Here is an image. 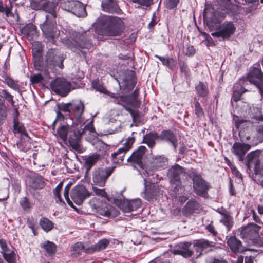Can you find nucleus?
<instances>
[{
    "instance_id": "29",
    "label": "nucleus",
    "mask_w": 263,
    "mask_h": 263,
    "mask_svg": "<svg viewBox=\"0 0 263 263\" xmlns=\"http://www.w3.org/2000/svg\"><path fill=\"white\" fill-rule=\"evenodd\" d=\"M141 205V201L140 199H137L124 202L123 204H121V208L124 212H130L135 211L139 208Z\"/></svg>"
},
{
    "instance_id": "1",
    "label": "nucleus",
    "mask_w": 263,
    "mask_h": 263,
    "mask_svg": "<svg viewBox=\"0 0 263 263\" xmlns=\"http://www.w3.org/2000/svg\"><path fill=\"white\" fill-rule=\"evenodd\" d=\"M204 19L206 26L211 31L216 30L215 32L211 33L213 37H221L223 40H229L236 31V27L233 22L226 21L219 25L221 20L217 18L215 14L209 18L205 10L204 12Z\"/></svg>"
},
{
    "instance_id": "45",
    "label": "nucleus",
    "mask_w": 263,
    "mask_h": 263,
    "mask_svg": "<svg viewBox=\"0 0 263 263\" xmlns=\"http://www.w3.org/2000/svg\"><path fill=\"white\" fill-rule=\"evenodd\" d=\"M239 136L240 140L241 142V143L249 144V145H251V147L253 146L251 144L252 136L251 137L249 134L245 133L241 131L239 132Z\"/></svg>"
},
{
    "instance_id": "25",
    "label": "nucleus",
    "mask_w": 263,
    "mask_h": 263,
    "mask_svg": "<svg viewBox=\"0 0 263 263\" xmlns=\"http://www.w3.org/2000/svg\"><path fill=\"white\" fill-rule=\"evenodd\" d=\"M227 243L231 251L235 254L241 253L245 251V247L241 242L235 236H231L228 238Z\"/></svg>"
},
{
    "instance_id": "42",
    "label": "nucleus",
    "mask_w": 263,
    "mask_h": 263,
    "mask_svg": "<svg viewBox=\"0 0 263 263\" xmlns=\"http://www.w3.org/2000/svg\"><path fill=\"white\" fill-rule=\"evenodd\" d=\"M41 228L46 232H49L53 227V223L46 217H42L40 220Z\"/></svg>"
},
{
    "instance_id": "44",
    "label": "nucleus",
    "mask_w": 263,
    "mask_h": 263,
    "mask_svg": "<svg viewBox=\"0 0 263 263\" xmlns=\"http://www.w3.org/2000/svg\"><path fill=\"white\" fill-rule=\"evenodd\" d=\"M195 88L197 93L200 97H204L208 94V89L203 82H200Z\"/></svg>"
},
{
    "instance_id": "19",
    "label": "nucleus",
    "mask_w": 263,
    "mask_h": 263,
    "mask_svg": "<svg viewBox=\"0 0 263 263\" xmlns=\"http://www.w3.org/2000/svg\"><path fill=\"white\" fill-rule=\"evenodd\" d=\"M0 247L2 249L3 257L6 261L8 263H15L16 256L12 250V246L8 245L4 240L0 239Z\"/></svg>"
},
{
    "instance_id": "17",
    "label": "nucleus",
    "mask_w": 263,
    "mask_h": 263,
    "mask_svg": "<svg viewBox=\"0 0 263 263\" xmlns=\"http://www.w3.org/2000/svg\"><path fill=\"white\" fill-rule=\"evenodd\" d=\"M250 148L251 145L249 144L235 142L232 145L231 152L239 161L242 162L245 160V156L247 152Z\"/></svg>"
},
{
    "instance_id": "21",
    "label": "nucleus",
    "mask_w": 263,
    "mask_h": 263,
    "mask_svg": "<svg viewBox=\"0 0 263 263\" xmlns=\"http://www.w3.org/2000/svg\"><path fill=\"white\" fill-rule=\"evenodd\" d=\"M191 245V242H180L175 249L172 251V253L175 255H181L185 258L190 257L193 254V251L189 249Z\"/></svg>"
},
{
    "instance_id": "56",
    "label": "nucleus",
    "mask_w": 263,
    "mask_h": 263,
    "mask_svg": "<svg viewBox=\"0 0 263 263\" xmlns=\"http://www.w3.org/2000/svg\"><path fill=\"white\" fill-rule=\"evenodd\" d=\"M3 94L4 97L12 105H14V101L13 100V96L10 94L6 90H3Z\"/></svg>"
},
{
    "instance_id": "2",
    "label": "nucleus",
    "mask_w": 263,
    "mask_h": 263,
    "mask_svg": "<svg viewBox=\"0 0 263 263\" xmlns=\"http://www.w3.org/2000/svg\"><path fill=\"white\" fill-rule=\"evenodd\" d=\"M72 37V41L66 40L65 45L73 51L83 48L89 49L92 46L91 39L93 36L89 34V30L83 32H73Z\"/></svg>"
},
{
    "instance_id": "32",
    "label": "nucleus",
    "mask_w": 263,
    "mask_h": 263,
    "mask_svg": "<svg viewBox=\"0 0 263 263\" xmlns=\"http://www.w3.org/2000/svg\"><path fill=\"white\" fill-rule=\"evenodd\" d=\"M138 91L135 90L131 95L126 96H119L120 101L126 104H131L135 107L138 106L139 103L137 99Z\"/></svg>"
},
{
    "instance_id": "50",
    "label": "nucleus",
    "mask_w": 263,
    "mask_h": 263,
    "mask_svg": "<svg viewBox=\"0 0 263 263\" xmlns=\"http://www.w3.org/2000/svg\"><path fill=\"white\" fill-rule=\"evenodd\" d=\"M247 91V90L243 87H241L239 90H235L233 94V99L234 101L237 102L241 99L242 94Z\"/></svg>"
},
{
    "instance_id": "40",
    "label": "nucleus",
    "mask_w": 263,
    "mask_h": 263,
    "mask_svg": "<svg viewBox=\"0 0 263 263\" xmlns=\"http://www.w3.org/2000/svg\"><path fill=\"white\" fill-rule=\"evenodd\" d=\"M219 213L222 216L220 222L223 223L227 228V231H229L233 226V220L232 217L229 214L220 212Z\"/></svg>"
},
{
    "instance_id": "55",
    "label": "nucleus",
    "mask_w": 263,
    "mask_h": 263,
    "mask_svg": "<svg viewBox=\"0 0 263 263\" xmlns=\"http://www.w3.org/2000/svg\"><path fill=\"white\" fill-rule=\"evenodd\" d=\"M179 2V0H167L166 7L170 9H173L177 6Z\"/></svg>"
},
{
    "instance_id": "24",
    "label": "nucleus",
    "mask_w": 263,
    "mask_h": 263,
    "mask_svg": "<svg viewBox=\"0 0 263 263\" xmlns=\"http://www.w3.org/2000/svg\"><path fill=\"white\" fill-rule=\"evenodd\" d=\"M146 151L144 146H140L137 150L133 153L132 155L127 158L128 162H133L134 164L141 166L143 156Z\"/></svg>"
},
{
    "instance_id": "11",
    "label": "nucleus",
    "mask_w": 263,
    "mask_h": 263,
    "mask_svg": "<svg viewBox=\"0 0 263 263\" xmlns=\"http://www.w3.org/2000/svg\"><path fill=\"white\" fill-rule=\"evenodd\" d=\"M79 124L72 122V125L69 128V143L72 148L78 151L80 148V141L84 133V130L79 129Z\"/></svg>"
},
{
    "instance_id": "13",
    "label": "nucleus",
    "mask_w": 263,
    "mask_h": 263,
    "mask_svg": "<svg viewBox=\"0 0 263 263\" xmlns=\"http://www.w3.org/2000/svg\"><path fill=\"white\" fill-rule=\"evenodd\" d=\"M71 198L77 205H81L84 200L90 196V193L83 185H78L72 189L71 192Z\"/></svg>"
},
{
    "instance_id": "14",
    "label": "nucleus",
    "mask_w": 263,
    "mask_h": 263,
    "mask_svg": "<svg viewBox=\"0 0 263 263\" xmlns=\"http://www.w3.org/2000/svg\"><path fill=\"white\" fill-rule=\"evenodd\" d=\"M245 163L248 168L254 166L255 172L260 171L261 169V157L258 151L251 152L245 157Z\"/></svg>"
},
{
    "instance_id": "36",
    "label": "nucleus",
    "mask_w": 263,
    "mask_h": 263,
    "mask_svg": "<svg viewBox=\"0 0 263 263\" xmlns=\"http://www.w3.org/2000/svg\"><path fill=\"white\" fill-rule=\"evenodd\" d=\"M41 248L43 249L49 256H52L55 253L57 246L53 242L47 240L41 244Z\"/></svg>"
},
{
    "instance_id": "31",
    "label": "nucleus",
    "mask_w": 263,
    "mask_h": 263,
    "mask_svg": "<svg viewBox=\"0 0 263 263\" xmlns=\"http://www.w3.org/2000/svg\"><path fill=\"white\" fill-rule=\"evenodd\" d=\"M158 139H159L158 134L156 132H150L143 136L142 142L152 148L155 146L156 140Z\"/></svg>"
},
{
    "instance_id": "6",
    "label": "nucleus",
    "mask_w": 263,
    "mask_h": 263,
    "mask_svg": "<svg viewBox=\"0 0 263 263\" xmlns=\"http://www.w3.org/2000/svg\"><path fill=\"white\" fill-rule=\"evenodd\" d=\"M193 188L194 192L198 196L206 198L210 185L202 176L196 173L192 174Z\"/></svg>"
},
{
    "instance_id": "37",
    "label": "nucleus",
    "mask_w": 263,
    "mask_h": 263,
    "mask_svg": "<svg viewBox=\"0 0 263 263\" xmlns=\"http://www.w3.org/2000/svg\"><path fill=\"white\" fill-rule=\"evenodd\" d=\"M13 127V132L14 133H18L22 135L25 136L27 138H29L24 124L20 123L16 117L14 118Z\"/></svg>"
},
{
    "instance_id": "59",
    "label": "nucleus",
    "mask_w": 263,
    "mask_h": 263,
    "mask_svg": "<svg viewBox=\"0 0 263 263\" xmlns=\"http://www.w3.org/2000/svg\"><path fill=\"white\" fill-rule=\"evenodd\" d=\"M70 188V185L67 184L65 187L64 191V197L69 204H70V203H72V202H71V201L69 198V196H68L69 191Z\"/></svg>"
},
{
    "instance_id": "3",
    "label": "nucleus",
    "mask_w": 263,
    "mask_h": 263,
    "mask_svg": "<svg viewBox=\"0 0 263 263\" xmlns=\"http://www.w3.org/2000/svg\"><path fill=\"white\" fill-rule=\"evenodd\" d=\"M56 17L55 10L51 8L50 9L49 13L46 15L45 21L40 25V27L45 37L48 40V42H50L52 44H54L55 38L57 37L60 34L59 30L56 27Z\"/></svg>"
},
{
    "instance_id": "10",
    "label": "nucleus",
    "mask_w": 263,
    "mask_h": 263,
    "mask_svg": "<svg viewBox=\"0 0 263 263\" xmlns=\"http://www.w3.org/2000/svg\"><path fill=\"white\" fill-rule=\"evenodd\" d=\"M247 80L255 85L259 89L262 98H263V73L260 67H253L248 73Z\"/></svg>"
},
{
    "instance_id": "57",
    "label": "nucleus",
    "mask_w": 263,
    "mask_h": 263,
    "mask_svg": "<svg viewBox=\"0 0 263 263\" xmlns=\"http://www.w3.org/2000/svg\"><path fill=\"white\" fill-rule=\"evenodd\" d=\"M20 204L24 209H29L31 206L29 200L26 197H24L21 199Z\"/></svg>"
},
{
    "instance_id": "34",
    "label": "nucleus",
    "mask_w": 263,
    "mask_h": 263,
    "mask_svg": "<svg viewBox=\"0 0 263 263\" xmlns=\"http://www.w3.org/2000/svg\"><path fill=\"white\" fill-rule=\"evenodd\" d=\"M109 244V241L106 239H103L100 240L97 244L90 248H86L85 252L88 254H91L94 252L99 251L105 249Z\"/></svg>"
},
{
    "instance_id": "9",
    "label": "nucleus",
    "mask_w": 263,
    "mask_h": 263,
    "mask_svg": "<svg viewBox=\"0 0 263 263\" xmlns=\"http://www.w3.org/2000/svg\"><path fill=\"white\" fill-rule=\"evenodd\" d=\"M52 91L62 97H65L72 89L71 84L65 79L59 78L50 83Z\"/></svg>"
},
{
    "instance_id": "58",
    "label": "nucleus",
    "mask_w": 263,
    "mask_h": 263,
    "mask_svg": "<svg viewBox=\"0 0 263 263\" xmlns=\"http://www.w3.org/2000/svg\"><path fill=\"white\" fill-rule=\"evenodd\" d=\"M71 102L68 103L66 104H63L61 105L60 107V109L64 112H68L71 113Z\"/></svg>"
},
{
    "instance_id": "64",
    "label": "nucleus",
    "mask_w": 263,
    "mask_h": 263,
    "mask_svg": "<svg viewBox=\"0 0 263 263\" xmlns=\"http://www.w3.org/2000/svg\"><path fill=\"white\" fill-rule=\"evenodd\" d=\"M64 115L59 111L57 112V118L53 122L52 125L53 126V129H54L55 128V124L58 120H63L64 119Z\"/></svg>"
},
{
    "instance_id": "39",
    "label": "nucleus",
    "mask_w": 263,
    "mask_h": 263,
    "mask_svg": "<svg viewBox=\"0 0 263 263\" xmlns=\"http://www.w3.org/2000/svg\"><path fill=\"white\" fill-rule=\"evenodd\" d=\"M155 57L158 58L164 65L170 69H173L175 67L176 63L174 59L167 57H161L156 55Z\"/></svg>"
},
{
    "instance_id": "12",
    "label": "nucleus",
    "mask_w": 263,
    "mask_h": 263,
    "mask_svg": "<svg viewBox=\"0 0 263 263\" xmlns=\"http://www.w3.org/2000/svg\"><path fill=\"white\" fill-rule=\"evenodd\" d=\"M99 200V199L94 198L89 201V204L91 207L92 210L100 215L108 217H111L112 215V208L111 206L106 202L100 204Z\"/></svg>"
},
{
    "instance_id": "20",
    "label": "nucleus",
    "mask_w": 263,
    "mask_h": 263,
    "mask_svg": "<svg viewBox=\"0 0 263 263\" xmlns=\"http://www.w3.org/2000/svg\"><path fill=\"white\" fill-rule=\"evenodd\" d=\"M260 229V227L257 224L250 223L242 229L241 234L243 237L252 239L258 235Z\"/></svg>"
},
{
    "instance_id": "15",
    "label": "nucleus",
    "mask_w": 263,
    "mask_h": 263,
    "mask_svg": "<svg viewBox=\"0 0 263 263\" xmlns=\"http://www.w3.org/2000/svg\"><path fill=\"white\" fill-rule=\"evenodd\" d=\"M134 141V138H128L122 147L111 154L112 160L114 163L120 164L123 162L125 154L132 148Z\"/></svg>"
},
{
    "instance_id": "61",
    "label": "nucleus",
    "mask_w": 263,
    "mask_h": 263,
    "mask_svg": "<svg viewBox=\"0 0 263 263\" xmlns=\"http://www.w3.org/2000/svg\"><path fill=\"white\" fill-rule=\"evenodd\" d=\"M71 249L73 251H78V250H86V249H85V247L83 245V244L81 242H78L76 243H74Z\"/></svg>"
},
{
    "instance_id": "54",
    "label": "nucleus",
    "mask_w": 263,
    "mask_h": 263,
    "mask_svg": "<svg viewBox=\"0 0 263 263\" xmlns=\"http://www.w3.org/2000/svg\"><path fill=\"white\" fill-rule=\"evenodd\" d=\"M184 52L185 55L187 56H191L194 54L195 52V49L193 46L191 45H186L184 49Z\"/></svg>"
},
{
    "instance_id": "28",
    "label": "nucleus",
    "mask_w": 263,
    "mask_h": 263,
    "mask_svg": "<svg viewBox=\"0 0 263 263\" xmlns=\"http://www.w3.org/2000/svg\"><path fill=\"white\" fill-rule=\"evenodd\" d=\"M101 5L103 10L109 13L119 14L121 11L115 0H103Z\"/></svg>"
},
{
    "instance_id": "4",
    "label": "nucleus",
    "mask_w": 263,
    "mask_h": 263,
    "mask_svg": "<svg viewBox=\"0 0 263 263\" xmlns=\"http://www.w3.org/2000/svg\"><path fill=\"white\" fill-rule=\"evenodd\" d=\"M123 22L119 17H109L102 27V34L112 36L119 35L123 31Z\"/></svg>"
},
{
    "instance_id": "38",
    "label": "nucleus",
    "mask_w": 263,
    "mask_h": 263,
    "mask_svg": "<svg viewBox=\"0 0 263 263\" xmlns=\"http://www.w3.org/2000/svg\"><path fill=\"white\" fill-rule=\"evenodd\" d=\"M22 32L27 37L32 38L36 33V27L33 24L29 23L23 27Z\"/></svg>"
},
{
    "instance_id": "35",
    "label": "nucleus",
    "mask_w": 263,
    "mask_h": 263,
    "mask_svg": "<svg viewBox=\"0 0 263 263\" xmlns=\"http://www.w3.org/2000/svg\"><path fill=\"white\" fill-rule=\"evenodd\" d=\"M100 159V155L93 154L85 159V167L87 172L89 171L91 167Z\"/></svg>"
},
{
    "instance_id": "22",
    "label": "nucleus",
    "mask_w": 263,
    "mask_h": 263,
    "mask_svg": "<svg viewBox=\"0 0 263 263\" xmlns=\"http://www.w3.org/2000/svg\"><path fill=\"white\" fill-rule=\"evenodd\" d=\"M84 109V104L81 100L71 102V113L73 114L77 123L82 122V115Z\"/></svg>"
},
{
    "instance_id": "16",
    "label": "nucleus",
    "mask_w": 263,
    "mask_h": 263,
    "mask_svg": "<svg viewBox=\"0 0 263 263\" xmlns=\"http://www.w3.org/2000/svg\"><path fill=\"white\" fill-rule=\"evenodd\" d=\"M183 173V168L179 165H176L169 169L167 175L170 182L174 185L175 189L181 187L180 175Z\"/></svg>"
},
{
    "instance_id": "60",
    "label": "nucleus",
    "mask_w": 263,
    "mask_h": 263,
    "mask_svg": "<svg viewBox=\"0 0 263 263\" xmlns=\"http://www.w3.org/2000/svg\"><path fill=\"white\" fill-rule=\"evenodd\" d=\"M206 230L211 233L213 236H216L218 234L217 232L215 230L214 227L211 224H209L206 227Z\"/></svg>"
},
{
    "instance_id": "53",
    "label": "nucleus",
    "mask_w": 263,
    "mask_h": 263,
    "mask_svg": "<svg viewBox=\"0 0 263 263\" xmlns=\"http://www.w3.org/2000/svg\"><path fill=\"white\" fill-rule=\"evenodd\" d=\"M92 87L98 91L103 93L105 92V88L100 84L98 81H93L92 82Z\"/></svg>"
},
{
    "instance_id": "18",
    "label": "nucleus",
    "mask_w": 263,
    "mask_h": 263,
    "mask_svg": "<svg viewBox=\"0 0 263 263\" xmlns=\"http://www.w3.org/2000/svg\"><path fill=\"white\" fill-rule=\"evenodd\" d=\"M46 184L43 177L39 175H32L29 178V190L31 194H34L36 190L43 189Z\"/></svg>"
},
{
    "instance_id": "30",
    "label": "nucleus",
    "mask_w": 263,
    "mask_h": 263,
    "mask_svg": "<svg viewBox=\"0 0 263 263\" xmlns=\"http://www.w3.org/2000/svg\"><path fill=\"white\" fill-rule=\"evenodd\" d=\"M200 204L195 199L189 200L183 209V214L184 216H188L193 214L195 211L200 209Z\"/></svg>"
},
{
    "instance_id": "8",
    "label": "nucleus",
    "mask_w": 263,
    "mask_h": 263,
    "mask_svg": "<svg viewBox=\"0 0 263 263\" xmlns=\"http://www.w3.org/2000/svg\"><path fill=\"white\" fill-rule=\"evenodd\" d=\"M116 166L105 168H95L92 173L93 182L97 185L103 186L109 176L113 173Z\"/></svg>"
},
{
    "instance_id": "48",
    "label": "nucleus",
    "mask_w": 263,
    "mask_h": 263,
    "mask_svg": "<svg viewBox=\"0 0 263 263\" xmlns=\"http://www.w3.org/2000/svg\"><path fill=\"white\" fill-rule=\"evenodd\" d=\"M7 117V108L6 106L0 103V125L4 122Z\"/></svg>"
},
{
    "instance_id": "49",
    "label": "nucleus",
    "mask_w": 263,
    "mask_h": 263,
    "mask_svg": "<svg viewBox=\"0 0 263 263\" xmlns=\"http://www.w3.org/2000/svg\"><path fill=\"white\" fill-rule=\"evenodd\" d=\"M5 82L10 87L12 88V89L15 90H18L20 89V85L12 79L9 77H7L5 79Z\"/></svg>"
},
{
    "instance_id": "41",
    "label": "nucleus",
    "mask_w": 263,
    "mask_h": 263,
    "mask_svg": "<svg viewBox=\"0 0 263 263\" xmlns=\"http://www.w3.org/2000/svg\"><path fill=\"white\" fill-rule=\"evenodd\" d=\"M156 189L154 184L146 185L145 186L144 197L147 200H150L156 195Z\"/></svg>"
},
{
    "instance_id": "27",
    "label": "nucleus",
    "mask_w": 263,
    "mask_h": 263,
    "mask_svg": "<svg viewBox=\"0 0 263 263\" xmlns=\"http://www.w3.org/2000/svg\"><path fill=\"white\" fill-rule=\"evenodd\" d=\"M263 142V124H258L254 127V133L251 144L256 146Z\"/></svg>"
},
{
    "instance_id": "47",
    "label": "nucleus",
    "mask_w": 263,
    "mask_h": 263,
    "mask_svg": "<svg viewBox=\"0 0 263 263\" xmlns=\"http://www.w3.org/2000/svg\"><path fill=\"white\" fill-rule=\"evenodd\" d=\"M195 113L198 118H201L204 116V111L199 102L197 101H194Z\"/></svg>"
},
{
    "instance_id": "46",
    "label": "nucleus",
    "mask_w": 263,
    "mask_h": 263,
    "mask_svg": "<svg viewBox=\"0 0 263 263\" xmlns=\"http://www.w3.org/2000/svg\"><path fill=\"white\" fill-rule=\"evenodd\" d=\"M116 103L121 104L124 106V108L127 110L131 115L133 120L134 121L137 118L139 117V112L137 109H133L127 105H123L122 104L117 102Z\"/></svg>"
},
{
    "instance_id": "5",
    "label": "nucleus",
    "mask_w": 263,
    "mask_h": 263,
    "mask_svg": "<svg viewBox=\"0 0 263 263\" xmlns=\"http://www.w3.org/2000/svg\"><path fill=\"white\" fill-rule=\"evenodd\" d=\"M60 7L62 9L71 12L78 17H85L86 15L84 5L78 1L61 0Z\"/></svg>"
},
{
    "instance_id": "63",
    "label": "nucleus",
    "mask_w": 263,
    "mask_h": 263,
    "mask_svg": "<svg viewBox=\"0 0 263 263\" xmlns=\"http://www.w3.org/2000/svg\"><path fill=\"white\" fill-rule=\"evenodd\" d=\"M93 190L96 195L100 196L102 197H105L106 195L104 189H100L97 187H93Z\"/></svg>"
},
{
    "instance_id": "33",
    "label": "nucleus",
    "mask_w": 263,
    "mask_h": 263,
    "mask_svg": "<svg viewBox=\"0 0 263 263\" xmlns=\"http://www.w3.org/2000/svg\"><path fill=\"white\" fill-rule=\"evenodd\" d=\"M193 245L196 250L202 251L205 249L214 247L215 243L212 241H209L206 239H201L194 240Z\"/></svg>"
},
{
    "instance_id": "51",
    "label": "nucleus",
    "mask_w": 263,
    "mask_h": 263,
    "mask_svg": "<svg viewBox=\"0 0 263 263\" xmlns=\"http://www.w3.org/2000/svg\"><path fill=\"white\" fill-rule=\"evenodd\" d=\"M62 186H63V183L60 182L57 186V187L53 190L54 195L55 197L56 198H57V201H56L57 202H58V201H59L60 202L62 201V198L60 195V192L61 190H62Z\"/></svg>"
},
{
    "instance_id": "23",
    "label": "nucleus",
    "mask_w": 263,
    "mask_h": 263,
    "mask_svg": "<svg viewBox=\"0 0 263 263\" xmlns=\"http://www.w3.org/2000/svg\"><path fill=\"white\" fill-rule=\"evenodd\" d=\"M31 8L35 10L43 9L49 13L50 9L52 8L55 9L54 5L50 2L46 3L45 0H29Z\"/></svg>"
},
{
    "instance_id": "26",
    "label": "nucleus",
    "mask_w": 263,
    "mask_h": 263,
    "mask_svg": "<svg viewBox=\"0 0 263 263\" xmlns=\"http://www.w3.org/2000/svg\"><path fill=\"white\" fill-rule=\"evenodd\" d=\"M159 139L168 142L173 146L174 149H176L178 146L177 137L170 130H162L159 135Z\"/></svg>"
},
{
    "instance_id": "52",
    "label": "nucleus",
    "mask_w": 263,
    "mask_h": 263,
    "mask_svg": "<svg viewBox=\"0 0 263 263\" xmlns=\"http://www.w3.org/2000/svg\"><path fill=\"white\" fill-rule=\"evenodd\" d=\"M44 79L43 76L40 74H35L31 76L30 81L32 84H36L41 82Z\"/></svg>"
},
{
    "instance_id": "43",
    "label": "nucleus",
    "mask_w": 263,
    "mask_h": 263,
    "mask_svg": "<svg viewBox=\"0 0 263 263\" xmlns=\"http://www.w3.org/2000/svg\"><path fill=\"white\" fill-rule=\"evenodd\" d=\"M70 127L68 125H61L57 129V133L59 136L63 141H65L67 138V135L69 134V128Z\"/></svg>"
},
{
    "instance_id": "62",
    "label": "nucleus",
    "mask_w": 263,
    "mask_h": 263,
    "mask_svg": "<svg viewBox=\"0 0 263 263\" xmlns=\"http://www.w3.org/2000/svg\"><path fill=\"white\" fill-rule=\"evenodd\" d=\"M246 123H251V122L249 120L238 119L235 121V125L237 128H238L241 125L243 124L246 125Z\"/></svg>"
},
{
    "instance_id": "7",
    "label": "nucleus",
    "mask_w": 263,
    "mask_h": 263,
    "mask_svg": "<svg viewBox=\"0 0 263 263\" xmlns=\"http://www.w3.org/2000/svg\"><path fill=\"white\" fill-rule=\"evenodd\" d=\"M64 59V58L60 55L57 50L51 48L47 52L45 66L52 70L57 67L63 69L64 67L63 64Z\"/></svg>"
}]
</instances>
